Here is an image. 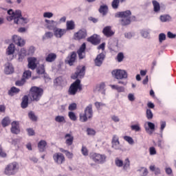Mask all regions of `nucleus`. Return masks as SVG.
<instances>
[{
    "mask_svg": "<svg viewBox=\"0 0 176 176\" xmlns=\"http://www.w3.org/2000/svg\"><path fill=\"white\" fill-rule=\"evenodd\" d=\"M43 88L33 86L30 88L29 91V96L32 100V101H35L38 102L42 98V96H43Z\"/></svg>",
    "mask_w": 176,
    "mask_h": 176,
    "instance_id": "nucleus-3",
    "label": "nucleus"
},
{
    "mask_svg": "<svg viewBox=\"0 0 176 176\" xmlns=\"http://www.w3.org/2000/svg\"><path fill=\"white\" fill-rule=\"evenodd\" d=\"M19 122L14 121L11 124V133L12 134H19L20 133V126H19Z\"/></svg>",
    "mask_w": 176,
    "mask_h": 176,
    "instance_id": "nucleus-18",
    "label": "nucleus"
},
{
    "mask_svg": "<svg viewBox=\"0 0 176 176\" xmlns=\"http://www.w3.org/2000/svg\"><path fill=\"white\" fill-rule=\"evenodd\" d=\"M131 16V11L126 10L124 12H118L116 13L115 17L119 18L120 17L122 19L120 20L121 25L126 26L131 24V21H135L136 18L135 16Z\"/></svg>",
    "mask_w": 176,
    "mask_h": 176,
    "instance_id": "nucleus-2",
    "label": "nucleus"
},
{
    "mask_svg": "<svg viewBox=\"0 0 176 176\" xmlns=\"http://www.w3.org/2000/svg\"><path fill=\"white\" fill-rule=\"evenodd\" d=\"M50 38H53V33L51 32H47L45 34V36L43 37V39H49Z\"/></svg>",
    "mask_w": 176,
    "mask_h": 176,
    "instance_id": "nucleus-49",
    "label": "nucleus"
},
{
    "mask_svg": "<svg viewBox=\"0 0 176 176\" xmlns=\"http://www.w3.org/2000/svg\"><path fill=\"white\" fill-rule=\"evenodd\" d=\"M131 129L133 131H141V127H140L139 124L132 125L131 126Z\"/></svg>",
    "mask_w": 176,
    "mask_h": 176,
    "instance_id": "nucleus-50",
    "label": "nucleus"
},
{
    "mask_svg": "<svg viewBox=\"0 0 176 176\" xmlns=\"http://www.w3.org/2000/svg\"><path fill=\"white\" fill-rule=\"evenodd\" d=\"M24 83H25V80L24 78H22L20 80H17L15 82L16 86H23L24 85Z\"/></svg>",
    "mask_w": 176,
    "mask_h": 176,
    "instance_id": "nucleus-55",
    "label": "nucleus"
},
{
    "mask_svg": "<svg viewBox=\"0 0 176 176\" xmlns=\"http://www.w3.org/2000/svg\"><path fill=\"white\" fill-rule=\"evenodd\" d=\"M26 131L28 132V134L30 135V137L35 135V131L31 128L27 129Z\"/></svg>",
    "mask_w": 176,
    "mask_h": 176,
    "instance_id": "nucleus-58",
    "label": "nucleus"
},
{
    "mask_svg": "<svg viewBox=\"0 0 176 176\" xmlns=\"http://www.w3.org/2000/svg\"><path fill=\"white\" fill-rule=\"evenodd\" d=\"M124 140L130 144V145H133V144H134V140H133V138L130 136H124Z\"/></svg>",
    "mask_w": 176,
    "mask_h": 176,
    "instance_id": "nucleus-43",
    "label": "nucleus"
},
{
    "mask_svg": "<svg viewBox=\"0 0 176 176\" xmlns=\"http://www.w3.org/2000/svg\"><path fill=\"white\" fill-rule=\"evenodd\" d=\"M45 23L48 24V28H51L52 27L54 26V24H56V21H50V20H45Z\"/></svg>",
    "mask_w": 176,
    "mask_h": 176,
    "instance_id": "nucleus-52",
    "label": "nucleus"
},
{
    "mask_svg": "<svg viewBox=\"0 0 176 176\" xmlns=\"http://www.w3.org/2000/svg\"><path fill=\"white\" fill-rule=\"evenodd\" d=\"M55 122H56V123H67V120H65V117L63 116H56Z\"/></svg>",
    "mask_w": 176,
    "mask_h": 176,
    "instance_id": "nucleus-31",
    "label": "nucleus"
},
{
    "mask_svg": "<svg viewBox=\"0 0 176 176\" xmlns=\"http://www.w3.org/2000/svg\"><path fill=\"white\" fill-rule=\"evenodd\" d=\"M43 17H45L47 19H50V18L53 17V13H52V12H45L43 14Z\"/></svg>",
    "mask_w": 176,
    "mask_h": 176,
    "instance_id": "nucleus-63",
    "label": "nucleus"
},
{
    "mask_svg": "<svg viewBox=\"0 0 176 176\" xmlns=\"http://www.w3.org/2000/svg\"><path fill=\"white\" fill-rule=\"evenodd\" d=\"M87 36V31L85 29H82L74 34V39L76 41H80L85 39Z\"/></svg>",
    "mask_w": 176,
    "mask_h": 176,
    "instance_id": "nucleus-10",
    "label": "nucleus"
},
{
    "mask_svg": "<svg viewBox=\"0 0 176 176\" xmlns=\"http://www.w3.org/2000/svg\"><path fill=\"white\" fill-rule=\"evenodd\" d=\"M56 58H57V55L54 53H50L46 56L45 61L47 63H53V61L56 60Z\"/></svg>",
    "mask_w": 176,
    "mask_h": 176,
    "instance_id": "nucleus-25",
    "label": "nucleus"
},
{
    "mask_svg": "<svg viewBox=\"0 0 176 176\" xmlns=\"http://www.w3.org/2000/svg\"><path fill=\"white\" fill-rule=\"evenodd\" d=\"M86 72L85 66H78L75 74L72 75V79H78V78H82L85 76Z\"/></svg>",
    "mask_w": 176,
    "mask_h": 176,
    "instance_id": "nucleus-8",
    "label": "nucleus"
},
{
    "mask_svg": "<svg viewBox=\"0 0 176 176\" xmlns=\"http://www.w3.org/2000/svg\"><path fill=\"white\" fill-rule=\"evenodd\" d=\"M53 160L56 164H63V163H65V156L61 153H54L53 155Z\"/></svg>",
    "mask_w": 176,
    "mask_h": 176,
    "instance_id": "nucleus-9",
    "label": "nucleus"
},
{
    "mask_svg": "<svg viewBox=\"0 0 176 176\" xmlns=\"http://www.w3.org/2000/svg\"><path fill=\"white\" fill-rule=\"evenodd\" d=\"M65 80H63V78L61 77L56 78L54 81V85H56V86H60L61 87L65 86Z\"/></svg>",
    "mask_w": 176,
    "mask_h": 176,
    "instance_id": "nucleus-29",
    "label": "nucleus"
},
{
    "mask_svg": "<svg viewBox=\"0 0 176 176\" xmlns=\"http://www.w3.org/2000/svg\"><path fill=\"white\" fill-rule=\"evenodd\" d=\"M82 84H80V80L77 79L69 87L67 91L69 96H76L78 91H82Z\"/></svg>",
    "mask_w": 176,
    "mask_h": 176,
    "instance_id": "nucleus-5",
    "label": "nucleus"
},
{
    "mask_svg": "<svg viewBox=\"0 0 176 176\" xmlns=\"http://www.w3.org/2000/svg\"><path fill=\"white\" fill-rule=\"evenodd\" d=\"M4 72L6 75H10L14 72V67L10 63H7L5 65Z\"/></svg>",
    "mask_w": 176,
    "mask_h": 176,
    "instance_id": "nucleus-17",
    "label": "nucleus"
},
{
    "mask_svg": "<svg viewBox=\"0 0 176 176\" xmlns=\"http://www.w3.org/2000/svg\"><path fill=\"white\" fill-rule=\"evenodd\" d=\"M84 113L87 116L88 119H91L93 118V104H89L85 108Z\"/></svg>",
    "mask_w": 176,
    "mask_h": 176,
    "instance_id": "nucleus-20",
    "label": "nucleus"
},
{
    "mask_svg": "<svg viewBox=\"0 0 176 176\" xmlns=\"http://www.w3.org/2000/svg\"><path fill=\"white\" fill-rule=\"evenodd\" d=\"M113 78L118 80L127 79V72L122 69H114L111 72Z\"/></svg>",
    "mask_w": 176,
    "mask_h": 176,
    "instance_id": "nucleus-7",
    "label": "nucleus"
},
{
    "mask_svg": "<svg viewBox=\"0 0 176 176\" xmlns=\"http://www.w3.org/2000/svg\"><path fill=\"white\" fill-rule=\"evenodd\" d=\"M68 116L70 120H72L73 122H76V120H78V117H76V114H75L74 111H69L68 113Z\"/></svg>",
    "mask_w": 176,
    "mask_h": 176,
    "instance_id": "nucleus-36",
    "label": "nucleus"
},
{
    "mask_svg": "<svg viewBox=\"0 0 176 176\" xmlns=\"http://www.w3.org/2000/svg\"><path fill=\"white\" fill-rule=\"evenodd\" d=\"M90 159L98 164H104L107 160V155L97 153H93L90 155Z\"/></svg>",
    "mask_w": 176,
    "mask_h": 176,
    "instance_id": "nucleus-6",
    "label": "nucleus"
},
{
    "mask_svg": "<svg viewBox=\"0 0 176 176\" xmlns=\"http://www.w3.org/2000/svg\"><path fill=\"white\" fill-rule=\"evenodd\" d=\"M8 14H10L9 16H7L8 21L14 20V24H21V25L27 24V19L23 17L21 10H16L14 12L13 10H9Z\"/></svg>",
    "mask_w": 176,
    "mask_h": 176,
    "instance_id": "nucleus-1",
    "label": "nucleus"
},
{
    "mask_svg": "<svg viewBox=\"0 0 176 176\" xmlns=\"http://www.w3.org/2000/svg\"><path fill=\"white\" fill-rule=\"evenodd\" d=\"M111 144L112 148H113L114 149H120V147L119 146L120 145V142H119V138L118 137V135H114L113 136Z\"/></svg>",
    "mask_w": 176,
    "mask_h": 176,
    "instance_id": "nucleus-19",
    "label": "nucleus"
},
{
    "mask_svg": "<svg viewBox=\"0 0 176 176\" xmlns=\"http://www.w3.org/2000/svg\"><path fill=\"white\" fill-rule=\"evenodd\" d=\"M102 34L106 36V38H111V36H113V35H115V32L112 30L111 26H106L102 30Z\"/></svg>",
    "mask_w": 176,
    "mask_h": 176,
    "instance_id": "nucleus-14",
    "label": "nucleus"
},
{
    "mask_svg": "<svg viewBox=\"0 0 176 176\" xmlns=\"http://www.w3.org/2000/svg\"><path fill=\"white\" fill-rule=\"evenodd\" d=\"M28 96L25 95L22 98V102L21 103V107L23 108V109H25L28 107Z\"/></svg>",
    "mask_w": 176,
    "mask_h": 176,
    "instance_id": "nucleus-27",
    "label": "nucleus"
},
{
    "mask_svg": "<svg viewBox=\"0 0 176 176\" xmlns=\"http://www.w3.org/2000/svg\"><path fill=\"white\" fill-rule=\"evenodd\" d=\"M80 60H83L86 57V43H83L77 51Z\"/></svg>",
    "mask_w": 176,
    "mask_h": 176,
    "instance_id": "nucleus-15",
    "label": "nucleus"
},
{
    "mask_svg": "<svg viewBox=\"0 0 176 176\" xmlns=\"http://www.w3.org/2000/svg\"><path fill=\"white\" fill-rule=\"evenodd\" d=\"M146 118L147 119H148V120H150V119L153 118V113H152L151 109H146Z\"/></svg>",
    "mask_w": 176,
    "mask_h": 176,
    "instance_id": "nucleus-44",
    "label": "nucleus"
},
{
    "mask_svg": "<svg viewBox=\"0 0 176 176\" xmlns=\"http://www.w3.org/2000/svg\"><path fill=\"white\" fill-rule=\"evenodd\" d=\"M120 0H113L111 6L113 9H118L119 8Z\"/></svg>",
    "mask_w": 176,
    "mask_h": 176,
    "instance_id": "nucleus-45",
    "label": "nucleus"
},
{
    "mask_svg": "<svg viewBox=\"0 0 176 176\" xmlns=\"http://www.w3.org/2000/svg\"><path fill=\"white\" fill-rule=\"evenodd\" d=\"M87 132L88 135H96V131H94V129L88 128L87 129Z\"/></svg>",
    "mask_w": 176,
    "mask_h": 176,
    "instance_id": "nucleus-60",
    "label": "nucleus"
},
{
    "mask_svg": "<svg viewBox=\"0 0 176 176\" xmlns=\"http://www.w3.org/2000/svg\"><path fill=\"white\" fill-rule=\"evenodd\" d=\"M124 59V54H123V52H119L117 55L116 60L118 63H122L123 60Z\"/></svg>",
    "mask_w": 176,
    "mask_h": 176,
    "instance_id": "nucleus-39",
    "label": "nucleus"
},
{
    "mask_svg": "<svg viewBox=\"0 0 176 176\" xmlns=\"http://www.w3.org/2000/svg\"><path fill=\"white\" fill-rule=\"evenodd\" d=\"M87 119H89V117H87V115L84 114H80V120L82 122H87Z\"/></svg>",
    "mask_w": 176,
    "mask_h": 176,
    "instance_id": "nucleus-47",
    "label": "nucleus"
},
{
    "mask_svg": "<svg viewBox=\"0 0 176 176\" xmlns=\"http://www.w3.org/2000/svg\"><path fill=\"white\" fill-rule=\"evenodd\" d=\"M87 42H89V43H91L92 45H94L96 46V45H100L101 42V39L100 38V36L98 34H94L91 36L90 37H88L87 38Z\"/></svg>",
    "mask_w": 176,
    "mask_h": 176,
    "instance_id": "nucleus-11",
    "label": "nucleus"
},
{
    "mask_svg": "<svg viewBox=\"0 0 176 176\" xmlns=\"http://www.w3.org/2000/svg\"><path fill=\"white\" fill-rule=\"evenodd\" d=\"M65 138L66 139L65 144L68 146H71V145L74 144V136H72V135H71L70 133H67L65 135Z\"/></svg>",
    "mask_w": 176,
    "mask_h": 176,
    "instance_id": "nucleus-24",
    "label": "nucleus"
},
{
    "mask_svg": "<svg viewBox=\"0 0 176 176\" xmlns=\"http://www.w3.org/2000/svg\"><path fill=\"white\" fill-rule=\"evenodd\" d=\"M110 87H111L113 90H117L118 93H123L124 91V87H120L118 85H111Z\"/></svg>",
    "mask_w": 176,
    "mask_h": 176,
    "instance_id": "nucleus-32",
    "label": "nucleus"
},
{
    "mask_svg": "<svg viewBox=\"0 0 176 176\" xmlns=\"http://www.w3.org/2000/svg\"><path fill=\"white\" fill-rule=\"evenodd\" d=\"M149 153L151 155H156V148L152 146L149 148Z\"/></svg>",
    "mask_w": 176,
    "mask_h": 176,
    "instance_id": "nucleus-62",
    "label": "nucleus"
},
{
    "mask_svg": "<svg viewBox=\"0 0 176 176\" xmlns=\"http://www.w3.org/2000/svg\"><path fill=\"white\" fill-rule=\"evenodd\" d=\"M6 156H8V154L3 151L2 145H0V157H6Z\"/></svg>",
    "mask_w": 176,
    "mask_h": 176,
    "instance_id": "nucleus-54",
    "label": "nucleus"
},
{
    "mask_svg": "<svg viewBox=\"0 0 176 176\" xmlns=\"http://www.w3.org/2000/svg\"><path fill=\"white\" fill-rule=\"evenodd\" d=\"M95 107L96 109H100V108H101V107H105V104H104L102 102H96Z\"/></svg>",
    "mask_w": 176,
    "mask_h": 176,
    "instance_id": "nucleus-61",
    "label": "nucleus"
},
{
    "mask_svg": "<svg viewBox=\"0 0 176 176\" xmlns=\"http://www.w3.org/2000/svg\"><path fill=\"white\" fill-rule=\"evenodd\" d=\"M152 3L154 8V12H160V4L159 3V2H157V1L154 0L152 1Z\"/></svg>",
    "mask_w": 176,
    "mask_h": 176,
    "instance_id": "nucleus-34",
    "label": "nucleus"
},
{
    "mask_svg": "<svg viewBox=\"0 0 176 176\" xmlns=\"http://www.w3.org/2000/svg\"><path fill=\"white\" fill-rule=\"evenodd\" d=\"M20 168V166L19 165V162H13L6 165L4 168L3 174L8 176L16 175L17 174Z\"/></svg>",
    "mask_w": 176,
    "mask_h": 176,
    "instance_id": "nucleus-4",
    "label": "nucleus"
},
{
    "mask_svg": "<svg viewBox=\"0 0 176 176\" xmlns=\"http://www.w3.org/2000/svg\"><path fill=\"white\" fill-rule=\"evenodd\" d=\"M36 72L38 75H43V74H45V65H41L36 69Z\"/></svg>",
    "mask_w": 176,
    "mask_h": 176,
    "instance_id": "nucleus-37",
    "label": "nucleus"
},
{
    "mask_svg": "<svg viewBox=\"0 0 176 176\" xmlns=\"http://www.w3.org/2000/svg\"><path fill=\"white\" fill-rule=\"evenodd\" d=\"M81 153L83 156H89V149L87 146H82L81 148Z\"/></svg>",
    "mask_w": 176,
    "mask_h": 176,
    "instance_id": "nucleus-42",
    "label": "nucleus"
},
{
    "mask_svg": "<svg viewBox=\"0 0 176 176\" xmlns=\"http://www.w3.org/2000/svg\"><path fill=\"white\" fill-rule=\"evenodd\" d=\"M32 72L30 70L25 71L23 75V79H30L31 77Z\"/></svg>",
    "mask_w": 176,
    "mask_h": 176,
    "instance_id": "nucleus-41",
    "label": "nucleus"
},
{
    "mask_svg": "<svg viewBox=\"0 0 176 176\" xmlns=\"http://www.w3.org/2000/svg\"><path fill=\"white\" fill-rule=\"evenodd\" d=\"M105 58V55L104 54H100L97 56L96 58L95 59V64L97 67H100L102 64V61Z\"/></svg>",
    "mask_w": 176,
    "mask_h": 176,
    "instance_id": "nucleus-21",
    "label": "nucleus"
},
{
    "mask_svg": "<svg viewBox=\"0 0 176 176\" xmlns=\"http://www.w3.org/2000/svg\"><path fill=\"white\" fill-rule=\"evenodd\" d=\"M54 34L56 38H61L67 34V29L55 28L54 30Z\"/></svg>",
    "mask_w": 176,
    "mask_h": 176,
    "instance_id": "nucleus-16",
    "label": "nucleus"
},
{
    "mask_svg": "<svg viewBox=\"0 0 176 176\" xmlns=\"http://www.w3.org/2000/svg\"><path fill=\"white\" fill-rule=\"evenodd\" d=\"M10 118L9 117H5L1 120V126H3V127H8V126L10 124Z\"/></svg>",
    "mask_w": 176,
    "mask_h": 176,
    "instance_id": "nucleus-30",
    "label": "nucleus"
},
{
    "mask_svg": "<svg viewBox=\"0 0 176 176\" xmlns=\"http://www.w3.org/2000/svg\"><path fill=\"white\" fill-rule=\"evenodd\" d=\"M98 12L100 13V14H102V16H107L108 14V6H100Z\"/></svg>",
    "mask_w": 176,
    "mask_h": 176,
    "instance_id": "nucleus-28",
    "label": "nucleus"
},
{
    "mask_svg": "<svg viewBox=\"0 0 176 176\" xmlns=\"http://www.w3.org/2000/svg\"><path fill=\"white\" fill-rule=\"evenodd\" d=\"M20 92V89L16 87H12L11 89L8 91V95L9 96H13L14 93H19Z\"/></svg>",
    "mask_w": 176,
    "mask_h": 176,
    "instance_id": "nucleus-35",
    "label": "nucleus"
},
{
    "mask_svg": "<svg viewBox=\"0 0 176 176\" xmlns=\"http://www.w3.org/2000/svg\"><path fill=\"white\" fill-rule=\"evenodd\" d=\"M138 171L142 172L141 176H146L148 175V169L146 168H141Z\"/></svg>",
    "mask_w": 176,
    "mask_h": 176,
    "instance_id": "nucleus-51",
    "label": "nucleus"
},
{
    "mask_svg": "<svg viewBox=\"0 0 176 176\" xmlns=\"http://www.w3.org/2000/svg\"><path fill=\"white\" fill-rule=\"evenodd\" d=\"M76 61V52H72L70 55L67 57L65 60L66 64H69L70 67H72Z\"/></svg>",
    "mask_w": 176,
    "mask_h": 176,
    "instance_id": "nucleus-13",
    "label": "nucleus"
},
{
    "mask_svg": "<svg viewBox=\"0 0 176 176\" xmlns=\"http://www.w3.org/2000/svg\"><path fill=\"white\" fill-rule=\"evenodd\" d=\"M15 50L16 47L14 46V44L11 43L7 48L6 54H8V56H12V54H14Z\"/></svg>",
    "mask_w": 176,
    "mask_h": 176,
    "instance_id": "nucleus-26",
    "label": "nucleus"
},
{
    "mask_svg": "<svg viewBox=\"0 0 176 176\" xmlns=\"http://www.w3.org/2000/svg\"><path fill=\"white\" fill-rule=\"evenodd\" d=\"M46 146H47V142L45 140H41L37 144L39 152H45L46 151Z\"/></svg>",
    "mask_w": 176,
    "mask_h": 176,
    "instance_id": "nucleus-22",
    "label": "nucleus"
},
{
    "mask_svg": "<svg viewBox=\"0 0 176 176\" xmlns=\"http://www.w3.org/2000/svg\"><path fill=\"white\" fill-rule=\"evenodd\" d=\"M67 31L68 30H75V22L74 21H68L66 23Z\"/></svg>",
    "mask_w": 176,
    "mask_h": 176,
    "instance_id": "nucleus-33",
    "label": "nucleus"
},
{
    "mask_svg": "<svg viewBox=\"0 0 176 176\" xmlns=\"http://www.w3.org/2000/svg\"><path fill=\"white\" fill-rule=\"evenodd\" d=\"M129 167H130V160H129V158H126L125 160L124 166H123V168L124 170H127V168H129Z\"/></svg>",
    "mask_w": 176,
    "mask_h": 176,
    "instance_id": "nucleus-48",
    "label": "nucleus"
},
{
    "mask_svg": "<svg viewBox=\"0 0 176 176\" xmlns=\"http://www.w3.org/2000/svg\"><path fill=\"white\" fill-rule=\"evenodd\" d=\"M161 21H163L164 23H166V21H168L170 20V16L168 15H162L160 16Z\"/></svg>",
    "mask_w": 176,
    "mask_h": 176,
    "instance_id": "nucleus-53",
    "label": "nucleus"
},
{
    "mask_svg": "<svg viewBox=\"0 0 176 176\" xmlns=\"http://www.w3.org/2000/svg\"><path fill=\"white\" fill-rule=\"evenodd\" d=\"M96 89L98 90V91H100V90H104L105 89V83L101 82L97 85Z\"/></svg>",
    "mask_w": 176,
    "mask_h": 176,
    "instance_id": "nucleus-56",
    "label": "nucleus"
},
{
    "mask_svg": "<svg viewBox=\"0 0 176 176\" xmlns=\"http://www.w3.org/2000/svg\"><path fill=\"white\" fill-rule=\"evenodd\" d=\"M28 117L32 122H36L38 120V117H36L35 113H34L32 111L28 113Z\"/></svg>",
    "mask_w": 176,
    "mask_h": 176,
    "instance_id": "nucleus-38",
    "label": "nucleus"
},
{
    "mask_svg": "<svg viewBox=\"0 0 176 176\" xmlns=\"http://www.w3.org/2000/svg\"><path fill=\"white\" fill-rule=\"evenodd\" d=\"M65 155L67 159H72L74 157V154L69 151Z\"/></svg>",
    "mask_w": 176,
    "mask_h": 176,
    "instance_id": "nucleus-64",
    "label": "nucleus"
},
{
    "mask_svg": "<svg viewBox=\"0 0 176 176\" xmlns=\"http://www.w3.org/2000/svg\"><path fill=\"white\" fill-rule=\"evenodd\" d=\"M163 41H166V34L164 33H161L159 34V41L160 43H162Z\"/></svg>",
    "mask_w": 176,
    "mask_h": 176,
    "instance_id": "nucleus-57",
    "label": "nucleus"
},
{
    "mask_svg": "<svg viewBox=\"0 0 176 176\" xmlns=\"http://www.w3.org/2000/svg\"><path fill=\"white\" fill-rule=\"evenodd\" d=\"M115 163L117 167H123V161L120 160L119 158L116 159Z\"/></svg>",
    "mask_w": 176,
    "mask_h": 176,
    "instance_id": "nucleus-46",
    "label": "nucleus"
},
{
    "mask_svg": "<svg viewBox=\"0 0 176 176\" xmlns=\"http://www.w3.org/2000/svg\"><path fill=\"white\" fill-rule=\"evenodd\" d=\"M149 168L151 171H154L155 175L160 174V168H156L155 166H150Z\"/></svg>",
    "mask_w": 176,
    "mask_h": 176,
    "instance_id": "nucleus-40",
    "label": "nucleus"
},
{
    "mask_svg": "<svg viewBox=\"0 0 176 176\" xmlns=\"http://www.w3.org/2000/svg\"><path fill=\"white\" fill-rule=\"evenodd\" d=\"M76 103H72L69 105L68 109L69 111H75L76 109Z\"/></svg>",
    "mask_w": 176,
    "mask_h": 176,
    "instance_id": "nucleus-59",
    "label": "nucleus"
},
{
    "mask_svg": "<svg viewBox=\"0 0 176 176\" xmlns=\"http://www.w3.org/2000/svg\"><path fill=\"white\" fill-rule=\"evenodd\" d=\"M28 68L30 69H35L37 67L36 65V58H30L28 59Z\"/></svg>",
    "mask_w": 176,
    "mask_h": 176,
    "instance_id": "nucleus-23",
    "label": "nucleus"
},
{
    "mask_svg": "<svg viewBox=\"0 0 176 176\" xmlns=\"http://www.w3.org/2000/svg\"><path fill=\"white\" fill-rule=\"evenodd\" d=\"M12 42L20 47H23L25 45V40L21 38L20 36L14 35L12 36Z\"/></svg>",
    "mask_w": 176,
    "mask_h": 176,
    "instance_id": "nucleus-12",
    "label": "nucleus"
}]
</instances>
